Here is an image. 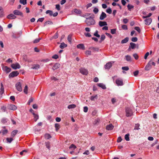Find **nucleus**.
I'll use <instances>...</instances> for the list:
<instances>
[{"instance_id": "nucleus-13", "label": "nucleus", "mask_w": 159, "mask_h": 159, "mask_svg": "<svg viewBox=\"0 0 159 159\" xmlns=\"http://www.w3.org/2000/svg\"><path fill=\"white\" fill-rule=\"evenodd\" d=\"M145 23L146 25H149L152 21V19L151 18H148L144 20Z\"/></svg>"}, {"instance_id": "nucleus-18", "label": "nucleus", "mask_w": 159, "mask_h": 159, "mask_svg": "<svg viewBox=\"0 0 159 159\" xmlns=\"http://www.w3.org/2000/svg\"><path fill=\"white\" fill-rule=\"evenodd\" d=\"M40 67V66L38 64H34L32 65L31 68L33 69L38 70Z\"/></svg>"}, {"instance_id": "nucleus-3", "label": "nucleus", "mask_w": 159, "mask_h": 159, "mask_svg": "<svg viewBox=\"0 0 159 159\" xmlns=\"http://www.w3.org/2000/svg\"><path fill=\"white\" fill-rule=\"evenodd\" d=\"M13 13L15 15L20 16L22 17L24 16L23 13L18 10H14Z\"/></svg>"}, {"instance_id": "nucleus-52", "label": "nucleus", "mask_w": 159, "mask_h": 159, "mask_svg": "<svg viewBox=\"0 0 159 159\" xmlns=\"http://www.w3.org/2000/svg\"><path fill=\"white\" fill-rule=\"evenodd\" d=\"M106 12H107V13H108L109 14H111V13L112 12L111 9L110 8H108L106 10Z\"/></svg>"}, {"instance_id": "nucleus-47", "label": "nucleus", "mask_w": 159, "mask_h": 159, "mask_svg": "<svg viewBox=\"0 0 159 159\" xmlns=\"http://www.w3.org/2000/svg\"><path fill=\"white\" fill-rule=\"evenodd\" d=\"M24 92L26 94H27L28 93V86L27 85H25L24 89Z\"/></svg>"}, {"instance_id": "nucleus-39", "label": "nucleus", "mask_w": 159, "mask_h": 159, "mask_svg": "<svg viewBox=\"0 0 159 159\" xmlns=\"http://www.w3.org/2000/svg\"><path fill=\"white\" fill-rule=\"evenodd\" d=\"M76 107V106L75 104H71V105H69L68 106L67 108L68 109H70L75 108Z\"/></svg>"}, {"instance_id": "nucleus-29", "label": "nucleus", "mask_w": 159, "mask_h": 159, "mask_svg": "<svg viewBox=\"0 0 159 159\" xmlns=\"http://www.w3.org/2000/svg\"><path fill=\"white\" fill-rule=\"evenodd\" d=\"M125 58H126V60L128 61H131V56L127 55L125 56Z\"/></svg>"}, {"instance_id": "nucleus-20", "label": "nucleus", "mask_w": 159, "mask_h": 159, "mask_svg": "<svg viewBox=\"0 0 159 159\" xmlns=\"http://www.w3.org/2000/svg\"><path fill=\"white\" fill-rule=\"evenodd\" d=\"M99 25L100 26L102 27L103 26L107 25V24L106 21H100L99 22Z\"/></svg>"}, {"instance_id": "nucleus-36", "label": "nucleus", "mask_w": 159, "mask_h": 159, "mask_svg": "<svg viewBox=\"0 0 159 159\" xmlns=\"http://www.w3.org/2000/svg\"><path fill=\"white\" fill-rule=\"evenodd\" d=\"M33 114L34 116V120L36 121L39 118V116L38 115L34 113H33Z\"/></svg>"}, {"instance_id": "nucleus-1", "label": "nucleus", "mask_w": 159, "mask_h": 159, "mask_svg": "<svg viewBox=\"0 0 159 159\" xmlns=\"http://www.w3.org/2000/svg\"><path fill=\"white\" fill-rule=\"evenodd\" d=\"M86 23L88 25L90 26L94 25L95 23V21L93 19L90 17L88 19Z\"/></svg>"}, {"instance_id": "nucleus-27", "label": "nucleus", "mask_w": 159, "mask_h": 159, "mask_svg": "<svg viewBox=\"0 0 159 159\" xmlns=\"http://www.w3.org/2000/svg\"><path fill=\"white\" fill-rule=\"evenodd\" d=\"M130 46L129 47V49L131 48L132 49H134L136 47V45L135 43L131 42L130 43Z\"/></svg>"}, {"instance_id": "nucleus-21", "label": "nucleus", "mask_w": 159, "mask_h": 159, "mask_svg": "<svg viewBox=\"0 0 159 159\" xmlns=\"http://www.w3.org/2000/svg\"><path fill=\"white\" fill-rule=\"evenodd\" d=\"M77 47L78 48H79L80 49H81L82 50L85 49V47L83 44H80L78 45L77 46Z\"/></svg>"}, {"instance_id": "nucleus-56", "label": "nucleus", "mask_w": 159, "mask_h": 159, "mask_svg": "<svg viewBox=\"0 0 159 159\" xmlns=\"http://www.w3.org/2000/svg\"><path fill=\"white\" fill-rule=\"evenodd\" d=\"M74 12L75 13H77V14H80L81 12V11L80 10H78L77 9H74Z\"/></svg>"}, {"instance_id": "nucleus-61", "label": "nucleus", "mask_w": 159, "mask_h": 159, "mask_svg": "<svg viewBox=\"0 0 159 159\" xmlns=\"http://www.w3.org/2000/svg\"><path fill=\"white\" fill-rule=\"evenodd\" d=\"M33 101V99L32 98H30L28 102V104L29 105H30L31 102H32Z\"/></svg>"}, {"instance_id": "nucleus-54", "label": "nucleus", "mask_w": 159, "mask_h": 159, "mask_svg": "<svg viewBox=\"0 0 159 159\" xmlns=\"http://www.w3.org/2000/svg\"><path fill=\"white\" fill-rule=\"evenodd\" d=\"M134 29L136 30L139 33H140L141 32V30L139 27H134Z\"/></svg>"}, {"instance_id": "nucleus-37", "label": "nucleus", "mask_w": 159, "mask_h": 159, "mask_svg": "<svg viewBox=\"0 0 159 159\" xmlns=\"http://www.w3.org/2000/svg\"><path fill=\"white\" fill-rule=\"evenodd\" d=\"M105 35L104 34L102 35L101 37L100 40L99 41V42L100 43H101L105 39Z\"/></svg>"}, {"instance_id": "nucleus-14", "label": "nucleus", "mask_w": 159, "mask_h": 159, "mask_svg": "<svg viewBox=\"0 0 159 159\" xmlns=\"http://www.w3.org/2000/svg\"><path fill=\"white\" fill-rule=\"evenodd\" d=\"M4 16V12L3 8L0 7V18H2Z\"/></svg>"}, {"instance_id": "nucleus-50", "label": "nucleus", "mask_w": 159, "mask_h": 159, "mask_svg": "<svg viewBox=\"0 0 159 159\" xmlns=\"http://www.w3.org/2000/svg\"><path fill=\"white\" fill-rule=\"evenodd\" d=\"M7 119L6 118H3L2 120V122L3 124L6 123L7 121Z\"/></svg>"}, {"instance_id": "nucleus-53", "label": "nucleus", "mask_w": 159, "mask_h": 159, "mask_svg": "<svg viewBox=\"0 0 159 159\" xmlns=\"http://www.w3.org/2000/svg\"><path fill=\"white\" fill-rule=\"evenodd\" d=\"M131 41L133 42H136L138 40V39L137 37H133L131 39Z\"/></svg>"}, {"instance_id": "nucleus-5", "label": "nucleus", "mask_w": 159, "mask_h": 159, "mask_svg": "<svg viewBox=\"0 0 159 159\" xmlns=\"http://www.w3.org/2000/svg\"><path fill=\"white\" fill-rule=\"evenodd\" d=\"M19 74V73L17 71H13L9 75V78L17 76Z\"/></svg>"}, {"instance_id": "nucleus-31", "label": "nucleus", "mask_w": 159, "mask_h": 159, "mask_svg": "<svg viewBox=\"0 0 159 159\" xmlns=\"http://www.w3.org/2000/svg\"><path fill=\"white\" fill-rule=\"evenodd\" d=\"M89 49L92 50L93 51H98V48H95L94 47H92L89 48Z\"/></svg>"}, {"instance_id": "nucleus-49", "label": "nucleus", "mask_w": 159, "mask_h": 159, "mask_svg": "<svg viewBox=\"0 0 159 159\" xmlns=\"http://www.w3.org/2000/svg\"><path fill=\"white\" fill-rule=\"evenodd\" d=\"M45 138L47 139H49L50 138H51V135L48 134H46L45 135Z\"/></svg>"}, {"instance_id": "nucleus-24", "label": "nucleus", "mask_w": 159, "mask_h": 159, "mask_svg": "<svg viewBox=\"0 0 159 159\" xmlns=\"http://www.w3.org/2000/svg\"><path fill=\"white\" fill-rule=\"evenodd\" d=\"M1 87L0 89V94L2 95L4 92V89L3 87V86L2 83L1 84Z\"/></svg>"}, {"instance_id": "nucleus-41", "label": "nucleus", "mask_w": 159, "mask_h": 159, "mask_svg": "<svg viewBox=\"0 0 159 159\" xmlns=\"http://www.w3.org/2000/svg\"><path fill=\"white\" fill-rule=\"evenodd\" d=\"M20 2L24 5H25L27 3L26 0H20Z\"/></svg>"}, {"instance_id": "nucleus-60", "label": "nucleus", "mask_w": 159, "mask_h": 159, "mask_svg": "<svg viewBox=\"0 0 159 159\" xmlns=\"http://www.w3.org/2000/svg\"><path fill=\"white\" fill-rule=\"evenodd\" d=\"M1 110L3 112H5L6 111V107L5 106H2L1 107Z\"/></svg>"}, {"instance_id": "nucleus-25", "label": "nucleus", "mask_w": 159, "mask_h": 159, "mask_svg": "<svg viewBox=\"0 0 159 159\" xmlns=\"http://www.w3.org/2000/svg\"><path fill=\"white\" fill-rule=\"evenodd\" d=\"M18 132L17 130H15L12 131L11 134V136L12 137H14L16 134Z\"/></svg>"}, {"instance_id": "nucleus-38", "label": "nucleus", "mask_w": 159, "mask_h": 159, "mask_svg": "<svg viewBox=\"0 0 159 159\" xmlns=\"http://www.w3.org/2000/svg\"><path fill=\"white\" fill-rule=\"evenodd\" d=\"M46 13L47 14H49L50 16H52L53 15V11L51 10H48L46 11Z\"/></svg>"}, {"instance_id": "nucleus-63", "label": "nucleus", "mask_w": 159, "mask_h": 159, "mask_svg": "<svg viewBox=\"0 0 159 159\" xmlns=\"http://www.w3.org/2000/svg\"><path fill=\"white\" fill-rule=\"evenodd\" d=\"M58 34L57 33H56L54 35L53 38L54 39H56L58 38Z\"/></svg>"}, {"instance_id": "nucleus-12", "label": "nucleus", "mask_w": 159, "mask_h": 159, "mask_svg": "<svg viewBox=\"0 0 159 159\" xmlns=\"http://www.w3.org/2000/svg\"><path fill=\"white\" fill-rule=\"evenodd\" d=\"M107 17V15L106 13L103 12H102L101 15L100 16V19L101 20H103L105 18H106Z\"/></svg>"}, {"instance_id": "nucleus-33", "label": "nucleus", "mask_w": 159, "mask_h": 159, "mask_svg": "<svg viewBox=\"0 0 159 159\" xmlns=\"http://www.w3.org/2000/svg\"><path fill=\"white\" fill-rule=\"evenodd\" d=\"M98 86L102 88L103 89H106V88L105 85H104L102 83H99L98 84Z\"/></svg>"}, {"instance_id": "nucleus-64", "label": "nucleus", "mask_w": 159, "mask_h": 159, "mask_svg": "<svg viewBox=\"0 0 159 159\" xmlns=\"http://www.w3.org/2000/svg\"><path fill=\"white\" fill-rule=\"evenodd\" d=\"M88 107H84V111L85 112H86L88 111Z\"/></svg>"}, {"instance_id": "nucleus-19", "label": "nucleus", "mask_w": 159, "mask_h": 159, "mask_svg": "<svg viewBox=\"0 0 159 159\" xmlns=\"http://www.w3.org/2000/svg\"><path fill=\"white\" fill-rule=\"evenodd\" d=\"M98 98V96L97 95H93L90 97V99L92 101H94L95 99H97Z\"/></svg>"}, {"instance_id": "nucleus-42", "label": "nucleus", "mask_w": 159, "mask_h": 159, "mask_svg": "<svg viewBox=\"0 0 159 159\" xmlns=\"http://www.w3.org/2000/svg\"><path fill=\"white\" fill-rule=\"evenodd\" d=\"M13 139L12 138H7L6 139L7 143H10L13 140Z\"/></svg>"}, {"instance_id": "nucleus-48", "label": "nucleus", "mask_w": 159, "mask_h": 159, "mask_svg": "<svg viewBox=\"0 0 159 159\" xmlns=\"http://www.w3.org/2000/svg\"><path fill=\"white\" fill-rule=\"evenodd\" d=\"M116 29H112L111 30V33L112 34H116Z\"/></svg>"}, {"instance_id": "nucleus-4", "label": "nucleus", "mask_w": 159, "mask_h": 159, "mask_svg": "<svg viewBox=\"0 0 159 159\" xmlns=\"http://www.w3.org/2000/svg\"><path fill=\"white\" fill-rule=\"evenodd\" d=\"M11 67L14 70H16L17 69H20V66L18 63L12 64L11 65Z\"/></svg>"}, {"instance_id": "nucleus-58", "label": "nucleus", "mask_w": 159, "mask_h": 159, "mask_svg": "<svg viewBox=\"0 0 159 159\" xmlns=\"http://www.w3.org/2000/svg\"><path fill=\"white\" fill-rule=\"evenodd\" d=\"M85 53L86 55H90L91 54V52L90 51H87Z\"/></svg>"}, {"instance_id": "nucleus-35", "label": "nucleus", "mask_w": 159, "mask_h": 159, "mask_svg": "<svg viewBox=\"0 0 159 159\" xmlns=\"http://www.w3.org/2000/svg\"><path fill=\"white\" fill-rule=\"evenodd\" d=\"M55 127L56 128V131H57L60 128V125L58 123H56L55 124Z\"/></svg>"}, {"instance_id": "nucleus-55", "label": "nucleus", "mask_w": 159, "mask_h": 159, "mask_svg": "<svg viewBox=\"0 0 159 159\" xmlns=\"http://www.w3.org/2000/svg\"><path fill=\"white\" fill-rule=\"evenodd\" d=\"M133 56L136 60H137L139 58V56L137 53H134L133 54Z\"/></svg>"}, {"instance_id": "nucleus-32", "label": "nucleus", "mask_w": 159, "mask_h": 159, "mask_svg": "<svg viewBox=\"0 0 159 159\" xmlns=\"http://www.w3.org/2000/svg\"><path fill=\"white\" fill-rule=\"evenodd\" d=\"M140 124H135L134 126V130H139L140 129L139 128Z\"/></svg>"}, {"instance_id": "nucleus-43", "label": "nucleus", "mask_w": 159, "mask_h": 159, "mask_svg": "<svg viewBox=\"0 0 159 159\" xmlns=\"http://www.w3.org/2000/svg\"><path fill=\"white\" fill-rule=\"evenodd\" d=\"M71 36L72 35L71 34H69L68 35V37H67V40L69 43H71Z\"/></svg>"}, {"instance_id": "nucleus-51", "label": "nucleus", "mask_w": 159, "mask_h": 159, "mask_svg": "<svg viewBox=\"0 0 159 159\" xmlns=\"http://www.w3.org/2000/svg\"><path fill=\"white\" fill-rule=\"evenodd\" d=\"M41 39V38H39V39H36L35 40H34V41L33 43H38Z\"/></svg>"}, {"instance_id": "nucleus-10", "label": "nucleus", "mask_w": 159, "mask_h": 159, "mask_svg": "<svg viewBox=\"0 0 159 159\" xmlns=\"http://www.w3.org/2000/svg\"><path fill=\"white\" fill-rule=\"evenodd\" d=\"M16 17L15 16V15L12 14H11L8 15L7 16V18L10 19H15L16 18Z\"/></svg>"}, {"instance_id": "nucleus-62", "label": "nucleus", "mask_w": 159, "mask_h": 159, "mask_svg": "<svg viewBox=\"0 0 159 159\" xmlns=\"http://www.w3.org/2000/svg\"><path fill=\"white\" fill-rule=\"evenodd\" d=\"M56 8L58 11L60 10V6L59 4H57L56 5Z\"/></svg>"}, {"instance_id": "nucleus-16", "label": "nucleus", "mask_w": 159, "mask_h": 159, "mask_svg": "<svg viewBox=\"0 0 159 159\" xmlns=\"http://www.w3.org/2000/svg\"><path fill=\"white\" fill-rule=\"evenodd\" d=\"M112 66V63L111 62H109L105 66V69H109Z\"/></svg>"}, {"instance_id": "nucleus-30", "label": "nucleus", "mask_w": 159, "mask_h": 159, "mask_svg": "<svg viewBox=\"0 0 159 159\" xmlns=\"http://www.w3.org/2000/svg\"><path fill=\"white\" fill-rule=\"evenodd\" d=\"M67 47V45L65 43H61V45L60 46V48L61 49H63Z\"/></svg>"}, {"instance_id": "nucleus-44", "label": "nucleus", "mask_w": 159, "mask_h": 159, "mask_svg": "<svg viewBox=\"0 0 159 159\" xmlns=\"http://www.w3.org/2000/svg\"><path fill=\"white\" fill-rule=\"evenodd\" d=\"M129 134H127L125 135V139L127 141H129Z\"/></svg>"}, {"instance_id": "nucleus-59", "label": "nucleus", "mask_w": 159, "mask_h": 159, "mask_svg": "<svg viewBox=\"0 0 159 159\" xmlns=\"http://www.w3.org/2000/svg\"><path fill=\"white\" fill-rule=\"evenodd\" d=\"M122 28L124 30H127L128 29L127 27L125 25H123L122 26Z\"/></svg>"}, {"instance_id": "nucleus-8", "label": "nucleus", "mask_w": 159, "mask_h": 159, "mask_svg": "<svg viewBox=\"0 0 159 159\" xmlns=\"http://www.w3.org/2000/svg\"><path fill=\"white\" fill-rule=\"evenodd\" d=\"M3 70L6 73H8L11 71V69L7 66H4L2 67Z\"/></svg>"}, {"instance_id": "nucleus-28", "label": "nucleus", "mask_w": 159, "mask_h": 159, "mask_svg": "<svg viewBox=\"0 0 159 159\" xmlns=\"http://www.w3.org/2000/svg\"><path fill=\"white\" fill-rule=\"evenodd\" d=\"M53 22L50 20H48L45 22L44 24V26H45L48 25H52Z\"/></svg>"}, {"instance_id": "nucleus-11", "label": "nucleus", "mask_w": 159, "mask_h": 159, "mask_svg": "<svg viewBox=\"0 0 159 159\" xmlns=\"http://www.w3.org/2000/svg\"><path fill=\"white\" fill-rule=\"evenodd\" d=\"M151 68V61H150L148 64L146 66L145 69L146 70H148Z\"/></svg>"}, {"instance_id": "nucleus-46", "label": "nucleus", "mask_w": 159, "mask_h": 159, "mask_svg": "<svg viewBox=\"0 0 159 159\" xmlns=\"http://www.w3.org/2000/svg\"><path fill=\"white\" fill-rule=\"evenodd\" d=\"M98 30H96L95 33L94 34V35L95 36H96L97 37L99 38L100 37V35L98 34Z\"/></svg>"}, {"instance_id": "nucleus-26", "label": "nucleus", "mask_w": 159, "mask_h": 159, "mask_svg": "<svg viewBox=\"0 0 159 159\" xmlns=\"http://www.w3.org/2000/svg\"><path fill=\"white\" fill-rule=\"evenodd\" d=\"M122 69L123 70L122 71V72L123 73H126V72L124 71V70L127 71L128 70H129V68L128 66H124V67H122Z\"/></svg>"}, {"instance_id": "nucleus-23", "label": "nucleus", "mask_w": 159, "mask_h": 159, "mask_svg": "<svg viewBox=\"0 0 159 159\" xmlns=\"http://www.w3.org/2000/svg\"><path fill=\"white\" fill-rule=\"evenodd\" d=\"M0 132L2 133V135L3 136L6 134L8 132V131L7 129H2Z\"/></svg>"}, {"instance_id": "nucleus-40", "label": "nucleus", "mask_w": 159, "mask_h": 159, "mask_svg": "<svg viewBox=\"0 0 159 159\" xmlns=\"http://www.w3.org/2000/svg\"><path fill=\"white\" fill-rule=\"evenodd\" d=\"M127 7L128 8V9L130 11L131 10V9L134 7V6L128 4L127 5Z\"/></svg>"}, {"instance_id": "nucleus-34", "label": "nucleus", "mask_w": 159, "mask_h": 159, "mask_svg": "<svg viewBox=\"0 0 159 159\" xmlns=\"http://www.w3.org/2000/svg\"><path fill=\"white\" fill-rule=\"evenodd\" d=\"M129 40V38L128 37H126L124 39L122 40L121 41V43H126L128 42Z\"/></svg>"}, {"instance_id": "nucleus-22", "label": "nucleus", "mask_w": 159, "mask_h": 159, "mask_svg": "<svg viewBox=\"0 0 159 159\" xmlns=\"http://www.w3.org/2000/svg\"><path fill=\"white\" fill-rule=\"evenodd\" d=\"M9 108L13 110H15L17 109V107L15 105L13 104H11L9 106Z\"/></svg>"}, {"instance_id": "nucleus-6", "label": "nucleus", "mask_w": 159, "mask_h": 159, "mask_svg": "<svg viewBox=\"0 0 159 159\" xmlns=\"http://www.w3.org/2000/svg\"><path fill=\"white\" fill-rule=\"evenodd\" d=\"M80 72L84 75H87L88 73L87 70L83 68H81L80 69Z\"/></svg>"}, {"instance_id": "nucleus-9", "label": "nucleus", "mask_w": 159, "mask_h": 159, "mask_svg": "<svg viewBox=\"0 0 159 159\" xmlns=\"http://www.w3.org/2000/svg\"><path fill=\"white\" fill-rule=\"evenodd\" d=\"M116 83L118 86H122L123 85L122 80L117 79L116 81Z\"/></svg>"}, {"instance_id": "nucleus-7", "label": "nucleus", "mask_w": 159, "mask_h": 159, "mask_svg": "<svg viewBox=\"0 0 159 159\" xmlns=\"http://www.w3.org/2000/svg\"><path fill=\"white\" fill-rule=\"evenodd\" d=\"M16 87L18 91L21 92L22 91L21 84L20 82H18L16 84Z\"/></svg>"}, {"instance_id": "nucleus-15", "label": "nucleus", "mask_w": 159, "mask_h": 159, "mask_svg": "<svg viewBox=\"0 0 159 159\" xmlns=\"http://www.w3.org/2000/svg\"><path fill=\"white\" fill-rule=\"evenodd\" d=\"M114 128V126L111 124H110L106 126V129L108 130H112Z\"/></svg>"}, {"instance_id": "nucleus-57", "label": "nucleus", "mask_w": 159, "mask_h": 159, "mask_svg": "<svg viewBox=\"0 0 159 159\" xmlns=\"http://www.w3.org/2000/svg\"><path fill=\"white\" fill-rule=\"evenodd\" d=\"M93 11L95 14H97L98 11V8L95 7L93 10Z\"/></svg>"}, {"instance_id": "nucleus-2", "label": "nucleus", "mask_w": 159, "mask_h": 159, "mask_svg": "<svg viewBox=\"0 0 159 159\" xmlns=\"http://www.w3.org/2000/svg\"><path fill=\"white\" fill-rule=\"evenodd\" d=\"M126 116L127 117H129L132 115L133 112L132 110L129 107L126 108Z\"/></svg>"}, {"instance_id": "nucleus-17", "label": "nucleus", "mask_w": 159, "mask_h": 159, "mask_svg": "<svg viewBox=\"0 0 159 159\" xmlns=\"http://www.w3.org/2000/svg\"><path fill=\"white\" fill-rule=\"evenodd\" d=\"M60 64L58 63H56L53 66L52 69L53 70H54L59 68L60 67Z\"/></svg>"}, {"instance_id": "nucleus-45", "label": "nucleus", "mask_w": 159, "mask_h": 159, "mask_svg": "<svg viewBox=\"0 0 159 159\" xmlns=\"http://www.w3.org/2000/svg\"><path fill=\"white\" fill-rule=\"evenodd\" d=\"M45 145H46V147L48 148V149H50V143L49 142H45Z\"/></svg>"}]
</instances>
